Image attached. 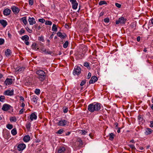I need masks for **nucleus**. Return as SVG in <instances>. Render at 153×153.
<instances>
[{
  "label": "nucleus",
  "instance_id": "nucleus-14",
  "mask_svg": "<svg viewBox=\"0 0 153 153\" xmlns=\"http://www.w3.org/2000/svg\"><path fill=\"white\" fill-rule=\"evenodd\" d=\"M11 12L10 10L8 8H6L3 10V13L4 15L7 16L10 15Z\"/></svg>",
  "mask_w": 153,
  "mask_h": 153
},
{
  "label": "nucleus",
  "instance_id": "nucleus-59",
  "mask_svg": "<svg viewBox=\"0 0 153 153\" xmlns=\"http://www.w3.org/2000/svg\"><path fill=\"white\" fill-rule=\"evenodd\" d=\"M25 44L27 45H29V42L28 41H25Z\"/></svg>",
  "mask_w": 153,
  "mask_h": 153
},
{
  "label": "nucleus",
  "instance_id": "nucleus-37",
  "mask_svg": "<svg viewBox=\"0 0 153 153\" xmlns=\"http://www.w3.org/2000/svg\"><path fill=\"white\" fill-rule=\"evenodd\" d=\"M25 32V30L24 29L22 28L19 31V34L22 35Z\"/></svg>",
  "mask_w": 153,
  "mask_h": 153
},
{
  "label": "nucleus",
  "instance_id": "nucleus-29",
  "mask_svg": "<svg viewBox=\"0 0 153 153\" xmlns=\"http://www.w3.org/2000/svg\"><path fill=\"white\" fill-rule=\"evenodd\" d=\"M26 126L27 129L29 131L30 129L31 123L29 122H27L26 124Z\"/></svg>",
  "mask_w": 153,
  "mask_h": 153
},
{
  "label": "nucleus",
  "instance_id": "nucleus-17",
  "mask_svg": "<svg viewBox=\"0 0 153 153\" xmlns=\"http://www.w3.org/2000/svg\"><path fill=\"white\" fill-rule=\"evenodd\" d=\"M37 118V116L35 113H32L30 115V119L31 121L36 120Z\"/></svg>",
  "mask_w": 153,
  "mask_h": 153
},
{
  "label": "nucleus",
  "instance_id": "nucleus-58",
  "mask_svg": "<svg viewBox=\"0 0 153 153\" xmlns=\"http://www.w3.org/2000/svg\"><path fill=\"white\" fill-rule=\"evenodd\" d=\"M20 100H21V101H24V97H22V96H20Z\"/></svg>",
  "mask_w": 153,
  "mask_h": 153
},
{
  "label": "nucleus",
  "instance_id": "nucleus-38",
  "mask_svg": "<svg viewBox=\"0 0 153 153\" xmlns=\"http://www.w3.org/2000/svg\"><path fill=\"white\" fill-rule=\"evenodd\" d=\"M68 44V41H66L63 45V47L64 48H66Z\"/></svg>",
  "mask_w": 153,
  "mask_h": 153
},
{
  "label": "nucleus",
  "instance_id": "nucleus-60",
  "mask_svg": "<svg viewBox=\"0 0 153 153\" xmlns=\"http://www.w3.org/2000/svg\"><path fill=\"white\" fill-rule=\"evenodd\" d=\"M21 106H22V107L24 108L25 106V103L23 102H22L21 104Z\"/></svg>",
  "mask_w": 153,
  "mask_h": 153
},
{
  "label": "nucleus",
  "instance_id": "nucleus-7",
  "mask_svg": "<svg viewBox=\"0 0 153 153\" xmlns=\"http://www.w3.org/2000/svg\"><path fill=\"white\" fill-rule=\"evenodd\" d=\"M72 5V8L74 10H76L77 8L78 3L76 0H69Z\"/></svg>",
  "mask_w": 153,
  "mask_h": 153
},
{
  "label": "nucleus",
  "instance_id": "nucleus-1",
  "mask_svg": "<svg viewBox=\"0 0 153 153\" xmlns=\"http://www.w3.org/2000/svg\"><path fill=\"white\" fill-rule=\"evenodd\" d=\"M101 107V104L98 102H94L89 104L88 107V110L91 112L99 110Z\"/></svg>",
  "mask_w": 153,
  "mask_h": 153
},
{
  "label": "nucleus",
  "instance_id": "nucleus-51",
  "mask_svg": "<svg viewBox=\"0 0 153 153\" xmlns=\"http://www.w3.org/2000/svg\"><path fill=\"white\" fill-rule=\"evenodd\" d=\"M129 146L132 149H135V148L134 145H129Z\"/></svg>",
  "mask_w": 153,
  "mask_h": 153
},
{
  "label": "nucleus",
  "instance_id": "nucleus-21",
  "mask_svg": "<svg viewBox=\"0 0 153 153\" xmlns=\"http://www.w3.org/2000/svg\"><path fill=\"white\" fill-rule=\"evenodd\" d=\"M25 69V68L24 67H18L16 69V71H19L20 72H23Z\"/></svg>",
  "mask_w": 153,
  "mask_h": 153
},
{
  "label": "nucleus",
  "instance_id": "nucleus-19",
  "mask_svg": "<svg viewBox=\"0 0 153 153\" xmlns=\"http://www.w3.org/2000/svg\"><path fill=\"white\" fill-rule=\"evenodd\" d=\"M41 52L42 53H47L48 54H50L51 52L50 51L46 50L44 48H42L41 49Z\"/></svg>",
  "mask_w": 153,
  "mask_h": 153
},
{
  "label": "nucleus",
  "instance_id": "nucleus-4",
  "mask_svg": "<svg viewBox=\"0 0 153 153\" xmlns=\"http://www.w3.org/2000/svg\"><path fill=\"white\" fill-rule=\"evenodd\" d=\"M126 19L123 17H121L119 18L118 20L116 21V24L117 25L119 24H124L125 23Z\"/></svg>",
  "mask_w": 153,
  "mask_h": 153
},
{
  "label": "nucleus",
  "instance_id": "nucleus-41",
  "mask_svg": "<svg viewBox=\"0 0 153 153\" xmlns=\"http://www.w3.org/2000/svg\"><path fill=\"white\" fill-rule=\"evenodd\" d=\"M84 66L87 68H90L89 63L86 62H85L84 64Z\"/></svg>",
  "mask_w": 153,
  "mask_h": 153
},
{
  "label": "nucleus",
  "instance_id": "nucleus-9",
  "mask_svg": "<svg viewBox=\"0 0 153 153\" xmlns=\"http://www.w3.org/2000/svg\"><path fill=\"white\" fill-rule=\"evenodd\" d=\"M153 130L149 128H146L145 129L144 134L146 135H148L150 134L153 132Z\"/></svg>",
  "mask_w": 153,
  "mask_h": 153
},
{
  "label": "nucleus",
  "instance_id": "nucleus-57",
  "mask_svg": "<svg viewBox=\"0 0 153 153\" xmlns=\"http://www.w3.org/2000/svg\"><path fill=\"white\" fill-rule=\"evenodd\" d=\"M150 127L152 128L153 127V121H150Z\"/></svg>",
  "mask_w": 153,
  "mask_h": 153
},
{
  "label": "nucleus",
  "instance_id": "nucleus-53",
  "mask_svg": "<svg viewBox=\"0 0 153 153\" xmlns=\"http://www.w3.org/2000/svg\"><path fill=\"white\" fill-rule=\"evenodd\" d=\"M91 73H90V72L88 73V75L87 76V79H89L91 77Z\"/></svg>",
  "mask_w": 153,
  "mask_h": 153
},
{
  "label": "nucleus",
  "instance_id": "nucleus-18",
  "mask_svg": "<svg viewBox=\"0 0 153 153\" xmlns=\"http://www.w3.org/2000/svg\"><path fill=\"white\" fill-rule=\"evenodd\" d=\"M30 140V137L28 135H25L23 138V140L24 142L27 143L29 142Z\"/></svg>",
  "mask_w": 153,
  "mask_h": 153
},
{
  "label": "nucleus",
  "instance_id": "nucleus-55",
  "mask_svg": "<svg viewBox=\"0 0 153 153\" xmlns=\"http://www.w3.org/2000/svg\"><path fill=\"white\" fill-rule=\"evenodd\" d=\"M151 23L153 25V18L150 20L149 22V25H150Z\"/></svg>",
  "mask_w": 153,
  "mask_h": 153
},
{
  "label": "nucleus",
  "instance_id": "nucleus-49",
  "mask_svg": "<svg viewBox=\"0 0 153 153\" xmlns=\"http://www.w3.org/2000/svg\"><path fill=\"white\" fill-rule=\"evenodd\" d=\"M33 0H29V4L30 5H32L33 4Z\"/></svg>",
  "mask_w": 153,
  "mask_h": 153
},
{
  "label": "nucleus",
  "instance_id": "nucleus-20",
  "mask_svg": "<svg viewBox=\"0 0 153 153\" xmlns=\"http://www.w3.org/2000/svg\"><path fill=\"white\" fill-rule=\"evenodd\" d=\"M0 23L4 27H5L7 24V21L4 19L0 20Z\"/></svg>",
  "mask_w": 153,
  "mask_h": 153
},
{
  "label": "nucleus",
  "instance_id": "nucleus-48",
  "mask_svg": "<svg viewBox=\"0 0 153 153\" xmlns=\"http://www.w3.org/2000/svg\"><path fill=\"white\" fill-rule=\"evenodd\" d=\"M68 111V108H64L63 109V111L64 113H66Z\"/></svg>",
  "mask_w": 153,
  "mask_h": 153
},
{
  "label": "nucleus",
  "instance_id": "nucleus-2",
  "mask_svg": "<svg viewBox=\"0 0 153 153\" xmlns=\"http://www.w3.org/2000/svg\"><path fill=\"white\" fill-rule=\"evenodd\" d=\"M36 73L39 75L38 78L40 81H42L45 79V73L43 71L39 70L37 71Z\"/></svg>",
  "mask_w": 153,
  "mask_h": 153
},
{
  "label": "nucleus",
  "instance_id": "nucleus-61",
  "mask_svg": "<svg viewBox=\"0 0 153 153\" xmlns=\"http://www.w3.org/2000/svg\"><path fill=\"white\" fill-rule=\"evenodd\" d=\"M71 134V132L69 131V132H67V133H66L65 134V135L66 136H68V135L69 134Z\"/></svg>",
  "mask_w": 153,
  "mask_h": 153
},
{
  "label": "nucleus",
  "instance_id": "nucleus-39",
  "mask_svg": "<svg viewBox=\"0 0 153 153\" xmlns=\"http://www.w3.org/2000/svg\"><path fill=\"white\" fill-rule=\"evenodd\" d=\"M6 127L9 129H11L13 128V126L11 124H8L7 125Z\"/></svg>",
  "mask_w": 153,
  "mask_h": 153
},
{
  "label": "nucleus",
  "instance_id": "nucleus-26",
  "mask_svg": "<svg viewBox=\"0 0 153 153\" xmlns=\"http://www.w3.org/2000/svg\"><path fill=\"white\" fill-rule=\"evenodd\" d=\"M21 39L22 40H25V41H27L29 40V37L27 35H25L24 36H22Z\"/></svg>",
  "mask_w": 153,
  "mask_h": 153
},
{
  "label": "nucleus",
  "instance_id": "nucleus-15",
  "mask_svg": "<svg viewBox=\"0 0 153 153\" xmlns=\"http://www.w3.org/2000/svg\"><path fill=\"white\" fill-rule=\"evenodd\" d=\"M12 79L7 78L4 82V83L6 85H7L12 84Z\"/></svg>",
  "mask_w": 153,
  "mask_h": 153
},
{
  "label": "nucleus",
  "instance_id": "nucleus-24",
  "mask_svg": "<svg viewBox=\"0 0 153 153\" xmlns=\"http://www.w3.org/2000/svg\"><path fill=\"white\" fill-rule=\"evenodd\" d=\"M11 52L9 49H7L5 52V55L7 56H9L11 55Z\"/></svg>",
  "mask_w": 153,
  "mask_h": 153
},
{
  "label": "nucleus",
  "instance_id": "nucleus-34",
  "mask_svg": "<svg viewBox=\"0 0 153 153\" xmlns=\"http://www.w3.org/2000/svg\"><path fill=\"white\" fill-rule=\"evenodd\" d=\"M52 22L51 21L48 20L45 21V24L46 25H52Z\"/></svg>",
  "mask_w": 153,
  "mask_h": 153
},
{
  "label": "nucleus",
  "instance_id": "nucleus-13",
  "mask_svg": "<svg viewBox=\"0 0 153 153\" xmlns=\"http://www.w3.org/2000/svg\"><path fill=\"white\" fill-rule=\"evenodd\" d=\"M28 20L30 25H33L36 23L35 19L33 17H29Z\"/></svg>",
  "mask_w": 153,
  "mask_h": 153
},
{
  "label": "nucleus",
  "instance_id": "nucleus-33",
  "mask_svg": "<svg viewBox=\"0 0 153 153\" xmlns=\"http://www.w3.org/2000/svg\"><path fill=\"white\" fill-rule=\"evenodd\" d=\"M77 141L79 143V146L81 147L83 144V142H82V140L78 138L77 140Z\"/></svg>",
  "mask_w": 153,
  "mask_h": 153
},
{
  "label": "nucleus",
  "instance_id": "nucleus-56",
  "mask_svg": "<svg viewBox=\"0 0 153 153\" xmlns=\"http://www.w3.org/2000/svg\"><path fill=\"white\" fill-rule=\"evenodd\" d=\"M114 125L115 126L116 129L119 128V127H118V123H115Z\"/></svg>",
  "mask_w": 153,
  "mask_h": 153
},
{
  "label": "nucleus",
  "instance_id": "nucleus-63",
  "mask_svg": "<svg viewBox=\"0 0 153 153\" xmlns=\"http://www.w3.org/2000/svg\"><path fill=\"white\" fill-rule=\"evenodd\" d=\"M117 132L118 133H119L120 132V128H117Z\"/></svg>",
  "mask_w": 153,
  "mask_h": 153
},
{
  "label": "nucleus",
  "instance_id": "nucleus-35",
  "mask_svg": "<svg viewBox=\"0 0 153 153\" xmlns=\"http://www.w3.org/2000/svg\"><path fill=\"white\" fill-rule=\"evenodd\" d=\"M5 97L3 96H0V101L4 102L5 101Z\"/></svg>",
  "mask_w": 153,
  "mask_h": 153
},
{
  "label": "nucleus",
  "instance_id": "nucleus-47",
  "mask_svg": "<svg viewBox=\"0 0 153 153\" xmlns=\"http://www.w3.org/2000/svg\"><path fill=\"white\" fill-rule=\"evenodd\" d=\"M4 42V39L0 38V45H2Z\"/></svg>",
  "mask_w": 153,
  "mask_h": 153
},
{
  "label": "nucleus",
  "instance_id": "nucleus-45",
  "mask_svg": "<svg viewBox=\"0 0 153 153\" xmlns=\"http://www.w3.org/2000/svg\"><path fill=\"white\" fill-rule=\"evenodd\" d=\"M63 131V130L62 129H59L57 132V134H62Z\"/></svg>",
  "mask_w": 153,
  "mask_h": 153
},
{
  "label": "nucleus",
  "instance_id": "nucleus-11",
  "mask_svg": "<svg viewBox=\"0 0 153 153\" xmlns=\"http://www.w3.org/2000/svg\"><path fill=\"white\" fill-rule=\"evenodd\" d=\"M98 80L97 77L96 76H92L89 83L90 84H93L96 82Z\"/></svg>",
  "mask_w": 153,
  "mask_h": 153
},
{
  "label": "nucleus",
  "instance_id": "nucleus-23",
  "mask_svg": "<svg viewBox=\"0 0 153 153\" xmlns=\"http://www.w3.org/2000/svg\"><path fill=\"white\" fill-rule=\"evenodd\" d=\"M57 36L61 38L64 39L66 36V35L65 34V36L62 35V33L59 32H58L57 33Z\"/></svg>",
  "mask_w": 153,
  "mask_h": 153
},
{
  "label": "nucleus",
  "instance_id": "nucleus-40",
  "mask_svg": "<svg viewBox=\"0 0 153 153\" xmlns=\"http://www.w3.org/2000/svg\"><path fill=\"white\" fill-rule=\"evenodd\" d=\"M107 4L106 1H101L99 3L100 5H102L103 4Z\"/></svg>",
  "mask_w": 153,
  "mask_h": 153
},
{
  "label": "nucleus",
  "instance_id": "nucleus-27",
  "mask_svg": "<svg viewBox=\"0 0 153 153\" xmlns=\"http://www.w3.org/2000/svg\"><path fill=\"white\" fill-rule=\"evenodd\" d=\"M26 18V17H22L21 19V20L22 21V22L25 25H26L27 23Z\"/></svg>",
  "mask_w": 153,
  "mask_h": 153
},
{
  "label": "nucleus",
  "instance_id": "nucleus-42",
  "mask_svg": "<svg viewBox=\"0 0 153 153\" xmlns=\"http://www.w3.org/2000/svg\"><path fill=\"white\" fill-rule=\"evenodd\" d=\"M138 120L139 121H142L143 120V118L140 115H139L138 116Z\"/></svg>",
  "mask_w": 153,
  "mask_h": 153
},
{
  "label": "nucleus",
  "instance_id": "nucleus-12",
  "mask_svg": "<svg viewBox=\"0 0 153 153\" xmlns=\"http://www.w3.org/2000/svg\"><path fill=\"white\" fill-rule=\"evenodd\" d=\"M4 94L5 95L7 96H12L13 94V90L10 91L9 90H7L5 91Z\"/></svg>",
  "mask_w": 153,
  "mask_h": 153
},
{
  "label": "nucleus",
  "instance_id": "nucleus-64",
  "mask_svg": "<svg viewBox=\"0 0 153 153\" xmlns=\"http://www.w3.org/2000/svg\"><path fill=\"white\" fill-rule=\"evenodd\" d=\"M71 96V95L70 94H66V95H65V97H66L67 96V97H69V96Z\"/></svg>",
  "mask_w": 153,
  "mask_h": 153
},
{
  "label": "nucleus",
  "instance_id": "nucleus-32",
  "mask_svg": "<svg viewBox=\"0 0 153 153\" xmlns=\"http://www.w3.org/2000/svg\"><path fill=\"white\" fill-rule=\"evenodd\" d=\"M10 120L11 122H16L17 120V119L15 117H10Z\"/></svg>",
  "mask_w": 153,
  "mask_h": 153
},
{
  "label": "nucleus",
  "instance_id": "nucleus-22",
  "mask_svg": "<svg viewBox=\"0 0 153 153\" xmlns=\"http://www.w3.org/2000/svg\"><path fill=\"white\" fill-rule=\"evenodd\" d=\"M32 48L34 50L37 51L39 49V48L37 46L36 43H33L32 46Z\"/></svg>",
  "mask_w": 153,
  "mask_h": 153
},
{
  "label": "nucleus",
  "instance_id": "nucleus-36",
  "mask_svg": "<svg viewBox=\"0 0 153 153\" xmlns=\"http://www.w3.org/2000/svg\"><path fill=\"white\" fill-rule=\"evenodd\" d=\"M87 132L85 130H81L79 131V133L81 134L85 135Z\"/></svg>",
  "mask_w": 153,
  "mask_h": 153
},
{
  "label": "nucleus",
  "instance_id": "nucleus-62",
  "mask_svg": "<svg viewBox=\"0 0 153 153\" xmlns=\"http://www.w3.org/2000/svg\"><path fill=\"white\" fill-rule=\"evenodd\" d=\"M140 40V36H138L137 38V41L139 42Z\"/></svg>",
  "mask_w": 153,
  "mask_h": 153
},
{
  "label": "nucleus",
  "instance_id": "nucleus-50",
  "mask_svg": "<svg viewBox=\"0 0 153 153\" xmlns=\"http://www.w3.org/2000/svg\"><path fill=\"white\" fill-rule=\"evenodd\" d=\"M86 83L85 80H82L80 83V85L81 86H82L83 85Z\"/></svg>",
  "mask_w": 153,
  "mask_h": 153
},
{
  "label": "nucleus",
  "instance_id": "nucleus-25",
  "mask_svg": "<svg viewBox=\"0 0 153 153\" xmlns=\"http://www.w3.org/2000/svg\"><path fill=\"white\" fill-rule=\"evenodd\" d=\"M115 136V135L113 133H111L109 134L108 137H109V139L111 140H112Z\"/></svg>",
  "mask_w": 153,
  "mask_h": 153
},
{
  "label": "nucleus",
  "instance_id": "nucleus-6",
  "mask_svg": "<svg viewBox=\"0 0 153 153\" xmlns=\"http://www.w3.org/2000/svg\"><path fill=\"white\" fill-rule=\"evenodd\" d=\"M11 109H12V107L10 105L7 104H4L2 108V109L4 111H8L9 110H11Z\"/></svg>",
  "mask_w": 153,
  "mask_h": 153
},
{
  "label": "nucleus",
  "instance_id": "nucleus-43",
  "mask_svg": "<svg viewBox=\"0 0 153 153\" xmlns=\"http://www.w3.org/2000/svg\"><path fill=\"white\" fill-rule=\"evenodd\" d=\"M39 22H41L42 23H43L45 22V19H43V18L42 19H39L38 20Z\"/></svg>",
  "mask_w": 153,
  "mask_h": 153
},
{
  "label": "nucleus",
  "instance_id": "nucleus-28",
  "mask_svg": "<svg viewBox=\"0 0 153 153\" xmlns=\"http://www.w3.org/2000/svg\"><path fill=\"white\" fill-rule=\"evenodd\" d=\"M65 150V149L64 147H60L58 150L59 153H63Z\"/></svg>",
  "mask_w": 153,
  "mask_h": 153
},
{
  "label": "nucleus",
  "instance_id": "nucleus-54",
  "mask_svg": "<svg viewBox=\"0 0 153 153\" xmlns=\"http://www.w3.org/2000/svg\"><path fill=\"white\" fill-rule=\"evenodd\" d=\"M115 5L116 7H118V8H120L121 7V5L118 3H115Z\"/></svg>",
  "mask_w": 153,
  "mask_h": 153
},
{
  "label": "nucleus",
  "instance_id": "nucleus-10",
  "mask_svg": "<svg viewBox=\"0 0 153 153\" xmlns=\"http://www.w3.org/2000/svg\"><path fill=\"white\" fill-rule=\"evenodd\" d=\"M11 9L15 14H17L20 11L18 7L14 6L11 7Z\"/></svg>",
  "mask_w": 153,
  "mask_h": 153
},
{
  "label": "nucleus",
  "instance_id": "nucleus-3",
  "mask_svg": "<svg viewBox=\"0 0 153 153\" xmlns=\"http://www.w3.org/2000/svg\"><path fill=\"white\" fill-rule=\"evenodd\" d=\"M57 124L59 126H64L68 125V122L66 120L61 119L59 121Z\"/></svg>",
  "mask_w": 153,
  "mask_h": 153
},
{
  "label": "nucleus",
  "instance_id": "nucleus-46",
  "mask_svg": "<svg viewBox=\"0 0 153 153\" xmlns=\"http://www.w3.org/2000/svg\"><path fill=\"white\" fill-rule=\"evenodd\" d=\"M110 20L108 18H107L104 19V22L106 23H108L109 22Z\"/></svg>",
  "mask_w": 153,
  "mask_h": 153
},
{
  "label": "nucleus",
  "instance_id": "nucleus-30",
  "mask_svg": "<svg viewBox=\"0 0 153 153\" xmlns=\"http://www.w3.org/2000/svg\"><path fill=\"white\" fill-rule=\"evenodd\" d=\"M11 133L13 135H15L17 134V131L16 128H14L11 131Z\"/></svg>",
  "mask_w": 153,
  "mask_h": 153
},
{
  "label": "nucleus",
  "instance_id": "nucleus-5",
  "mask_svg": "<svg viewBox=\"0 0 153 153\" xmlns=\"http://www.w3.org/2000/svg\"><path fill=\"white\" fill-rule=\"evenodd\" d=\"M81 68L78 66H75L73 71L74 75H79L81 73Z\"/></svg>",
  "mask_w": 153,
  "mask_h": 153
},
{
  "label": "nucleus",
  "instance_id": "nucleus-52",
  "mask_svg": "<svg viewBox=\"0 0 153 153\" xmlns=\"http://www.w3.org/2000/svg\"><path fill=\"white\" fill-rule=\"evenodd\" d=\"M25 111V109L24 108L21 109L19 111V114H22Z\"/></svg>",
  "mask_w": 153,
  "mask_h": 153
},
{
  "label": "nucleus",
  "instance_id": "nucleus-8",
  "mask_svg": "<svg viewBox=\"0 0 153 153\" xmlns=\"http://www.w3.org/2000/svg\"><path fill=\"white\" fill-rule=\"evenodd\" d=\"M26 148V145L24 143L19 144L17 147L19 151H23Z\"/></svg>",
  "mask_w": 153,
  "mask_h": 153
},
{
  "label": "nucleus",
  "instance_id": "nucleus-44",
  "mask_svg": "<svg viewBox=\"0 0 153 153\" xmlns=\"http://www.w3.org/2000/svg\"><path fill=\"white\" fill-rule=\"evenodd\" d=\"M35 93L37 95H39L40 94V90L39 89H36L35 91Z\"/></svg>",
  "mask_w": 153,
  "mask_h": 153
},
{
  "label": "nucleus",
  "instance_id": "nucleus-16",
  "mask_svg": "<svg viewBox=\"0 0 153 153\" xmlns=\"http://www.w3.org/2000/svg\"><path fill=\"white\" fill-rule=\"evenodd\" d=\"M31 98L32 102L34 104H36L38 98L36 95H32L31 97Z\"/></svg>",
  "mask_w": 153,
  "mask_h": 153
},
{
  "label": "nucleus",
  "instance_id": "nucleus-31",
  "mask_svg": "<svg viewBox=\"0 0 153 153\" xmlns=\"http://www.w3.org/2000/svg\"><path fill=\"white\" fill-rule=\"evenodd\" d=\"M52 30V31L55 32L57 31V27L55 24H54L53 25Z\"/></svg>",
  "mask_w": 153,
  "mask_h": 153
}]
</instances>
